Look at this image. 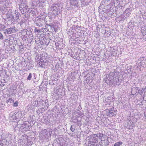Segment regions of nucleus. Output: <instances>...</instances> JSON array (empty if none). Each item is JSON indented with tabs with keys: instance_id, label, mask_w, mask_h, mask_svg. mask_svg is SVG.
<instances>
[{
	"instance_id": "412c9836",
	"label": "nucleus",
	"mask_w": 146,
	"mask_h": 146,
	"mask_svg": "<svg viewBox=\"0 0 146 146\" xmlns=\"http://www.w3.org/2000/svg\"><path fill=\"white\" fill-rule=\"evenodd\" d=\"M16 117H21L22 116V114L20 111H18L17 113L15 114Z\"/></svg>"
},
{
	"instance_id": "7c9ffc66",
	"label": "nucleus",
	"mask_w": 146,
	"mask_h": 146,
	"mask_svg": "<svg viewBox=\"0 0 146 146\" xmlns=\"http://www.w3.org/2000/svg\"><path fill=\"white\" fill-rule=\"evenodd\" d=\"M3 36L2 34V33H1V32H0V39L3 40Z\"/></svg>"
},
{
	"instance_id": "9b49d317",
	"label": "nucleus",
	"mask_w": 146,
	"mask_h": 146,
	"mask_svg": "<svg viewBox=\"0 0 146 146\" xmlns=\"http://www.w3.org/2000/svg\"><path fill=\"white\" fill-rule=\"evenodd\" d=\"M104 6L103 5H100L99 7V12L100 13H101L105 11V9L104 8Z\"/></svg>"
},
{
	"instance_id": "473e14b6",
	"label": "nucleus",
	"mask_w": 146,
	"mask_h": 146,
	"mask_svg": "<svg viewBox=\"0 0 146 146\" xmlns=\"http://www.w3.org/2000/svg\"><path fill=\"white\" fill-rule=\"evenodd\" d=\"M108 142L107 141L106 143H105H105H104V146H107L108 145Z\"/></svg>"
},
{
	"instance_id": "ddd939ff",
	"label": "nucleus",
	"mask_w": 146,
	"mask_h": 146,
	"mask_svg": "<svg viewBox=\"0 0 146 146\" xmlns=\"http://www.w3.org/2000/svg\"><path fill=\"white\" fill-rule=\"evenodd\" d=\"M78 0H70V4L72 5H76L78 3Z\"/></svg>"
},
{
	"instance_id": "c756f323",
	"label": "nucleus",
	"mask_w": 146,
	"mask_h": 146,
	"mask_svg": "<svg viewBox=\"0 0 146 146\" xmlns=\"http://www.w3.org/2000/svg\"><path fill=\"white\" fill-rule=\"evenodd\" d=\"M108 31L105 30V33H104V34L105 35H106V34H107L106 35V36L107 37L109 36L110 35V34H109L108 33Z\"/></svg>"
},
{
	"instance_id": "2eb2a0df",
	"label": "nucleus",
	"mask_w": 146,
	"mask_h": 146,
	"mask_svg": "<svg viewBox=\"0 0 146 146\" xmlns=\"http://www.w3.org/2000/svg\"><path fill=\"white\" fill-rule=\"evenodd\" d=\"M0 10L2 12V13L3 14H5L6 12L7 9H6V7H2L0 8Z\"/></svg>"
},
{
	"instance_id": "f8f14e48",
	"label": "nucleus",
	"mask_w": 146,
	"mask_h": 146,
	"mask_svg": "<svg viewBox=\"0 0 146 146\" xmlns=\"http://www.w3.org/2000/svg\"><path fill=\"white\" fill-rule=\"evenodd\" d=\"M141 31L142 34V35H143V38L146 36V26L144 27L143 29L142 28L141 29Z\"/></svg>"
},
{
	"instance_id": "f704fd0d",
	"label": "nucleus",
	"mask_w": 146,
	"mask_h": 146,
	"mask_svg": "<svg viewBox=\"0 0 146 146\" xmlns=\"http://www.w3.org/2000/svg\"><path fill=\"white\" fill-rule=\"evenodd\" d=\"M101 143L102 144H103L104 143H105L104 141L102 140H101Z\"/></svg>"
},
{
	"instance_id": "6e6552de",
	"label": "nucleus",
	"mask_w": 146,
	"mask_h": 146,
	"mask_svg": "<svg viewBox=\"0 0 146 146\" xmlns=\"http://www.w3.org/2000/svg\"><path fill=\"white\" fill-rule=\"evenodd\" d=\"M8 4L7 0H0V8L2 7H6Z\"/></svg>"
},
{
	"instance_id": "1a4fd4ad",
	"label": "nucleus",
	"mask_w": 146,
	"mask_h": 146,
	"mask_svg": "<svg viewBox=\"0 0 146 146\" xmlns=\"http://www.w3.org/2000/svg\"><path fill=\"white\" fill-rule=\"evenodd\" d=\"M97 142V138L95 136H94V135L92 138L90 140V143L91 145L94 146L95 144Z\"/></svg>"
},
{
	"instance_id": "58836bf2",
	"label": "nucleus",
	"mask_w": 146,
	"mask_h": 146,
	"mask_svg": "<svg viewBox=\"0 0 146 146\" xmlns=\"http://www.w3.org/2000/svg\"><path fill=\"white\" fill-rule=\"evenodd\" d=\"M143 38H145V39H146V37H143Z\"/></svg>"
},
{
	"instance_id": "b1692460",
	"label": "nucleus",
	"mask_w": 146,
	"mask_h": 146,
	"mask_svg": "<svg viewBox=\"0 0 146 146\" xmlns=\"http://www.w3.org/2000/svg\"><path fill=\"white\" fill-rule=\"evenodd\" d=\"M32 75L33 74L31 73H29V76L27 77V80H31V78L32 77Z\"/></svg>"
},
{
	"instance_id": "423d86ee",
	"label": "nucleus",
	"mask_w": 146,
	"mask_h": 146,
	"mask_svg": "<svg viewBox=\"0 0 146 146\" xmlns=\"http://www.w3.org/2000/svg\"><path fill=\"white\" fill-rule=\"evenodd\" d=\"M41 56L40 58V60L41 61H44L46 60H48L49 61V58L48 54L46 53L43 52L41 55Z\"/></svg>"
},
{
	"instance_id": "393cba45",
	"label": "nucleus",
	"mask_w": 146,
	"mask_h": 146,
	"mask_svg": "<svg viewBox=\"0 0 146 146\" xmlns=\"http://www.w3.org/2000/svg\"><path fill=\"white\" fill-rule=\"evenodd\" d=\"M135 90H136V93H139V89L138 88L136 87V88H134L133 89H132V90L134 91Z\"/></svg>"
},
{
	"instance_id": "f03ea898",
	"label": "nucleus",
	"mask_w": 146,
	"mask_h": 146,
	"mask_svg": "<svg viewBox=\"0 0 146 146\" xmlns=\"http://www.w3.org/2000/svg\"><path fill=\"white\" fill-rule=\"evenodd\" d=\"M49 13L51 15L56 16L58 14V10L56 6H52L49 8Z\"/></svg>"
},
{
	"instance_id": "f257e3e1",
	"label": "nucleus",
	"mask_w": 146,
	"mask_h": 146,
	"mask_svg": "<svg viewBox=\"0 0 146 146\" xmlns=\"http://www.w3.org/2000/svg\"><path fill=\"white\" fill-rule=\"evenodd\" d=\"M119 72L116 70L114 71V72H111L108 74L106 76V80H105V82L108 84H111L114 81L116 76L118 75Z\"/></svg>"
},
{
	"instance_id": "4be33fe9",
	"label": "nucleus",
	"mask_w": 146,
	"mask_h": 146,
	"mask_svg": "<svg viewBox=\"0 0 146 146\" xmlns=\"http://www.w3.org/2000/svg\"><path fill=\"white\" fill-rule=\"evenodd\" d=\"M6 102L7 103H14V100L11 98H10L8 100H7Z\"/></svg>"
},
{
	"instance_id": "a878e982",
	"label": "nucleus",
	"mask_w": 146,
	"mask_h": 146,
	"mask_svg": "<svg viewBox=\"0 0 146 146\" xmlns=\"http://www.w3.org/2000/svg\"><path fill=\"white\" fill-rule=\"evenodd\" d=\"M38 20H37V21H35V23L36 25L37 26H40V23L38 21Z\"/></svg>"
},
{
	"instance_id": "c9c22d12",
	"label": "nucleus",
	"mask_w": 146,
	"mask_h": 146,
	"mask_svg": "<svg viewBox=\"0 0 146 146\" xmlns=\"http://www.w3.org/2000/svg\"><path fill=\"white\" fill-rule=\"evenodd\" d=\"M143 92V90H141V91H140V92H139V94H142V93Z\"/></svg>"
},
{
	"instance_id": "aec40b11",
	"label": "nucleus",
	"mask_w": 146,
	"mask_h": 146,
	"mask_svg": "<svg viewBox=\"0 0 146 146\" xmlns=\"http://www.w3.org/2000/svg\"><path fill=\"white\" fill-rule=\"evenodd\" d=\"M15 14L16 16V18L17 19H19V18L20 15V13L18 12H16V11H15Z\"/></svg>"
},
{
	"instance_id": "9d476101",
	"label": "nucleus",
	"mask_w": 146,
	"mask_h": 146,
	"mask_svg": "<svg viewBox=\"0 0 146 146\" xmlns=\"http://www.w3.org/2000/svg\"><path fill=\"white\" fill-rule=\"evenodd\" d=\"M40 61L39 62H38L39 65L40 66H42L43 67V66H46L48 65L49 64V61H48V60H46L45 61H41L40 60Z\"/></svg>"
},
{
	"instance_id": "5701e85b",
	"label": "nucleus",
	"mask_w": 146,
	"mask_h": 146,
	"mask_svg": "<svg viewBox=\"0 0 146 146\" xmlns=\"http://www.w3.org/2000/svg\"><path fill=\"white\" fill-rule=\"evenodd\" d=\"M19 9L21 11V13H22V14H24L25 13H26V12H25L24 9L22 8H21V7H19Z\"/></svg>"
},
{
	"instance_id": "bb28decb",
	"label": "nucleus",
	"mask_w": 146,
	"mask_h": 146,
	"mask_svg": "<svg viewBox=\"0 0 146 146\" xmlns=\"http://www.w3.org/2000/svg\"><path fill=\"white\" fill-rule=\"evenodd\" d=\"M35 32H37L38 33H40L41 31L40 30L37 29L36 28H35L34 29Z\"/></svg>"
},
{
	"instance_id": "2f4dec72",
	"label": "nucleus",
	"mask_w": 146,
	"mask_h": 146,
	"mask_svg": "<svg viewBox=\"0 0 146 146\" xmlns=\"http://www.w3.org/2000/svg\"><path fill=\"white\" fill-rule=\"evenodd\" d=\"M22 33L23 35H24L27 34V32H26V31L23 30L22 32Z\"/></svg>"
},
{
	"instance_id": "f3484780",
	"label": "nucleus",
	"mask_w": 146,
	"mask_h": 146,
	"mask_svg": "<svg viewBox=\"0 0 146 146\" xmlns=\"http://www.w3.org/2000/svg\"><path fill=\"white\" fill-rule=\"evenodd\" d=\"M94 135V136H95L96 138L98 137L100 139H101L103 136V135L102 133L95 134Z\"/></svg>"
},
{
	"instance_id": "6ab92c4d",
	"label": "nucleus",
	"mask_w": 146,
	"mask_h": 146,
	"mask_svg": "<svg viewBox=\"0 0 146 146\" xmlns=\"http://www.w3.org/2000/svg\"><path fill=\"white\" fill-rule=\"evenodd\" d=\"M123 143L121 141H118L116 143L113 145V146H120V145H122Z\"/></svg>"
},
{
	"instance_id": "0eeeda50",
	"label": "nucleus",
	"mask_w": 146,
	"mask_h": 146,
	"mask_svg": "<svg viewBox=\"0 0 146 146\" xmlns=\"http://www.w3.org/2000/svg\"><path fill=\"white\" fill-rule=\"evenodd\" d=\"M19 122L17 123V125L15 126L14 128L15 131L16 130L19 131L20 129H23L24 128L23 124H19Z\"/></svg>"
},
{
	"instance_id": "7ed1b4c3",
	"label": "nucleus",
	"mask_w": 146,
	"mask_h": 146,
	"mask_svg": "<svg viewBox=\"0 0 146 146\" xmlns=\"http://www.w3.org/2000/svg\"><path fill=\"white\" fill-rule=\"evenodd\" d=\"M121 76V74L119 72L118 75H117L115 77V78L111 84L112 86H115L116 85H119L120 84L121 80L119 79V78H120V76Z\"/></svg>"
},
{
	"instance_id": "c85d7f7f",
	"label": "nucleus",
	"mask_w": 146,
	"mask_h": 146,
	"mask_svg": "<svg viewBox=\"0 0 146 146\" xmlns=\"http://www.w3.org/2000/svg\"><path fill=\"white\" fill-rule=\"evenodd\" d=\"M18 102L16 101L15 103H14L13 104V106L15 107H16L18 106Z\"/></svg>"
},
{
	"instance_id": "20e7f679",
	"label": "nucleus",
	"mask_w": 146,
	"mask_h": 146,
	"mask_svg": "<svg viewBox=\"0 0 146 146\" xmlns=\"http://www.w3.org/2000/svg\"><path fill=\"white\" fill-rule=\"evenodd\" d=\"M106 112L108 111V115L110 117H112L113 116H115L117 114V110L115 109L114 107H112L109 109H106Z\"/></svg>"
},
{
	"instance_id": "39448f33",
	"label": "nucleus",
	"mask_w": 146,
	"mask_h": 146,
	"mask_svg": "<svg viewBox=\"0 0 146 146\" xmlns=\"http://www.w3.org/2000/svg\"><path fill=\"white\" fill-rule=\"evenodd\" d=\"M15 27H14L12 28H10L9 29H7L5 30L4 33H7V34H10L12 33H15L16 31L15 29Z\"/></svg>"
},
{
	"instance_id": "e433bc0d",
	"label": "nucleus",
	"mask_w": 146,
	"mask_h": 146,
	"mask_svg": "<svg viewBox=\"0 0 146 146\" xmlns=\"http://www.w3.org/2000/svg\"><path fill=\"white\" fill-rule=\"evenodd\" d=\"M99 145H100L99 146H104V144H103L101 143L100 144H99Z\"/></svg>"
},
{
	"instance_id": "72a5a7b5",
	"label": "nucleus",
	"mask_w": 146,
	"mask_h": 146,
	"mask_svg": "<svg viewBox=\"0 0 146 146\" xmlns=\"http://www.w3.org/2000/svg\"><path fill=\"white\" fill-rule=\"evenodd\" d=\"M1 25L2 27H3V29H4L5 28V26H4L3 25L1 24H0V25Z\"/></svg>"
},
{
	"instance_id": "4c0bfd02",
	"label": "nucleus",
	"mask_w": 146,
	"mask_h": 146,
	"mask_svg": "<svg viewBox=\"0 0 146 146\" xmlns=\"http://www.w3.org/2000/svg\"><path fill=\"white\" fill-rule=\"evenodd\" d=\"M144 115L145 117H146V112L144 113Z\"/></svg>"
},
{
	"instance_id": "4468645a",
	"label": "nucleus",
	"mask_w": 146,
	"mask_h": 146,
	"mask_svg": "<svg viewBox=\"0 0 146 146\" xmlns=\"http://www.w3.org/2000/svg\"><path fill=\"white\" fill-rule=\"evenodd\" d=\"M139 59L141 60V62H140V64L141 66H144V65L146 64L144 62V64L143 61L144 60V58L143 57H141L139 58Z\"/></svg>"
},
{
	"instance_id": "dca6fc26",
	"label": "nucleus",
	"mask_w": 146,
	"mask_h": 146,
	"mask_svg": "<svg viewBox=\"0 0 146 146\" xmlns=\"http://www.w3.org/2000/svg\"><path fill=\"white\" fill-rule=\"evenodd\" d=\"M7 19H8L9 21H13V19H14V17L12 14H10L9 15Z\"/></svg>"
},
{
	"instance_id": "cd10ccee",
	"label": "nucleus",
	"mask_w": 146,
	"mask_h": 146,
	"mask_svg": "<svg viewBox=\"0 0 146 146\" xmlns=\"http://www.w3.org/2000/svg\"><path fill=\"white\" fill-rule=\"evenodd\" d=\"M70 129L72 132H74L75 130L74 126L73 125H72L70 127Z\"/></svg>"
},
{
	"instance_id": "a211bd4d",
	"label": "nucleus",
	"mask_w": 146,
	"mask_h": 146,
	"mask_svg": "<svg viewBox=\"0 0 146 146\" xmlns=\"http://www.w3.org/2000/svg\"><path fill=\"white\" fill-rule=\"evenodd\" d=\"M19 7H21L23 8H27V6L24 4V3H21V4H19Z\"/></svg>"
}]
</instances>
